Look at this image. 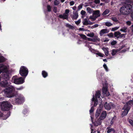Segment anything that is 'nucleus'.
I'll list each match as a JSON object with an SVG mask.
<instances>
[{
	"label": "nucleus",
	"mask_w": 133,
	"mask_h": 133,
	"mask_svg": "<svg viewBox=\"0 0 133 133\" xmlns=\"http://www.w3.org/2000/svg\"><path fill=\"white\" fill-rule=\"evenodd\" d=\"M126 2L129 4H126L123 6L120 9V13L124 15H127L131 12L132 6L131 5L133 0H126Z\"/></svg>",
	"instance_id": "obj_1"
},
{
	"label": "nucleus",
	"mask_w": 133,
	"mask_h": 133,
	"mask_svg": "<svg viewBox=\"0 0 133 133\" xmlns=\"http://www.w3.org/2000/svg\"><path fill=\"white\" fill-rule=\"evenodd\" d=\"M5 87H6L2 91L5 96L10 98L13 97L15 95V89L14 87L10 85L8 87L6 86Z\"/></svg>",
	"instance_id": "obj_2"
},
{
	"label": "nucleus",
	"mask_w": 133,
	"mask_h": 133,
	"mask_svg": "<svg viewBox=\"0 0 133 133\" xmlns=\"http://www.w3.org/2000/svg\"><path fill=\"white\" fill-rule=\"evenodd\" d=\"M3 79L0 82V86L5 87L8 85V81L10 78L8 73H4L3 74Z\"/></svg>",
	"instance_id": "obj_3"
},
{
	"label": "nucleus",
	"mask_w": 133,
	"mask_h": 133,
	"mask_svg": "<svg viewBox=\"0 0 133 133\" xmlns=\"http://www.w3.org/2000/svg\"><path fill=\"white\" fill-rule=\"evenodd\" d=\"M1 109L3 111L9 110L12 105L7 101H4L0 102Z\"/></svg>",
	"instance_id": "obj_4"
},
{
	"label": "nucleus",
	"mask_w": 133,
	"mask_h": 133,
	"mask_svg": "<svg viewBox=\"0 0 133 133\" xmlns=\"http://www.w3.org/2000/svg\"><path fill=\"white\" fill-rule=\"evenodd\" d=\"M19 73L22 76L25 77L28 73V69L25 66H22L20 68Z\"/></svg>",
	"instance_id": "obj_5"
},
{
	"label": "nucleus",
	"mask_w": 133,
	"mask_h": 133,
	"mask_svg": "<svg viewBox=\"0 0 133 133\" xmlns=\"http://www.w3.org/2000/svg\"><path fill=\"white\" fill-rule=\"evenodd\" d=\"M100 16V11L99 10H96L93 11L92 15L89 18L92 21H94L98 17Z\"/></svg>",
	"instance_id": "obj_6"
},
{
	"label": "nucleus",
	"mask_w": 133,
	"mask_h": 133,
	"mask_svg": "<svg viewBox=\"0 0 133 133\" xmlns=\"http://www.w3.org/2000/svg\"><path fill=\"white\" fill-rule=\"evenodd\" d=\"M12 79L14 83L16 84H20L24 82V79L21 77L18 78H14L13 77Z\"/></svg>",
	"instance_id": "obj_7"
},
{
	"label": "nucleus",
	"mask_w": 133,
	"mask_h": 133,
	"mask_svg": "<svg viewBox=\"0 0 133 133\" xmlns=\"http://www.w3.org/2000/svg\"><path fill=\"white\" fill-rule=\"evenodd\" d=\"M15 101L17 104H21L25 101L24 97L22 95H19L16 98Z\"/></svg>",
	"instance_id": "obj_8"
},
{
	"label": "nucleus",
	"mask_w": 133,
	"mask_h": 133,
	"mask_svg": "<svg viewBox=\"0 0 133 133\" xmlns=\"http://www.w3.org/2000/svg\"><path fill=\"white\" fill-rule=\"evenodd\" d=\"M104 107L105 109L110 110L111 109H114L115 107V105L111 103H108L106 102L104 105Z\"/></svg>",
	"instance_id": "obj_9"
},
{
	"label": "nucleus",
	"mask_w": 133,
	"mask_h": 133,
	"mask_svg": "<svg viewBox=\"0 0 133 133\" xmlns=\"http://www.w3.org/2000/svg\"><path fill=\"white\" fill-rule=\"evenodd\" d=\"M130 109V108L126 106L125 107V106L124 105L122 109V110H124V111L123 112L122 115L123 116L127 115Z\"/></svg>",
	"instance_id": "obj_10"
},
{
	"label": "nucleus",
	"mask_w": 133,
	"mask_h": 133,
	"mask_svg": "<svg viewBox=\"0 0 133 133\" xmlns=\"http://www.w3.org/2000/svg\"><path fill=\"white\" fill-rule=\"evenodd\" d=\"M109 31L107 29H102L99 32V34L100 36H103L104 34L108 33Z\"/></svg>",
	"instance_id": "obj_11"
},
{
	"label": "nucleus",
	"mask_w": 133,
	"mask_h": 133,
	"mask_svg": "<svg viewBox=\"0 0 133 133\" xmlns=\"http://www.w3.org/2000/svg\"><path fill=\"white\" fill-rule=\"evenodd\" d=\"M107 115V113L106 111H103L101 114L99 118L101 120H103L105 118Z\"/></svg>",
	"instance_id": "obj_12"
},
{
	"label": "nucleus",
	"mask_w": 133,
	"mask_h": 133,
	"mask_svg": "<svg viewBox=\"0 0 133 133\" xmlns=\"http://www.w3.org/2000/svg\"><path fill=\"white\" fill-rule=\"evenodd\" d=\"M68 15L65 14H63V15H60L59 16V17L61 18H62L63 19H66L68 20Z\"/></svg>",
	"instance_id": "obj_13"
},
{
	"label": "nucleus",
	"mask_w": 133,
	"mask_h": 133,
	"mask_svg": "<svg viewBox=\"0 0 133 133\" xmlns=\"http://www.w3.org/2000/svg\"><path fill=\"white\" fill-rule=\"evenodd\" d=\"M73 15L72 16V19H74L76 20L78 18V15L77 11L75 12H73Z\"/></svg>",
	"instance_id": "obj_14"
},
{
	"label": "nucleus",
	"mask_w": 133,
	"mask_h": 133,
	"mask_svg": "<svg viewBox=\"0 0 133 133\" xmlns=\"http://www.w3.org/2000/svg\"><path fill=\"white\" fill-rule=\"evenodd\" d=\"M131 104H133V100H130L127 102L126 104L124 105L125 107H127L130 108H131V107L130 106Z\"/></svg>",
	"instance_id": "obj_15"
},
{
	"label": "nucleus",
	"mask_w": 133,
	"mask_h": 133,
	"mask_svg": "<svg viewBox=\"0 0 133 133\" xmlns=\"http://www.w3.org/2000/svg\"><path fill=\"white\" fill-rule=\"evenodd\" d=\"M100 118H99L95 122L94 125L95 126H97L99 125H100L102 123L101 120Z\"/></svg>",
	"instance_id": "obj_16"
},
{
	"label": "nucleus",
	"mask_w": 133,
	"mask_h": 133,
	"mask_svg": "<svg viewBox=\"0 0 133 133\" xmlns=\"http://www.w3.org/2000/svg\"><path fill=\"white\" fill-rule=\"evenodd\" d=\"M101 92L100 90L96 91L95 95V98L97 99L99 98L101 95Z\"/></svg>",
	"instance_id": "obj_17"
},
{
	"label": "nucleus",
	"mask_w": 133,
	"mask_h": 133,
	"mask_svg": "<svg viewBox=\"0 0 133 133\" xmlns=\"http://www.w3.org/2000/svg\"><path fill=\"white\" fill-rule=\"evenodd\" d=\"M92 101L94 102V106L95 107L97 105L98 100L97 99L95 98L94 95H93V97L92 98Z\"/></svg>",
	"instance_id": "obj_18"
},
{
	"label": "nucleus",
	"mask_w": 133,
	"mask_h": 133,
	"mask_svg": "<svg viewBox=\"0 0 133 133\" xmlns=\"http://www.w3.org/2000/svg\"><path fill=\"white\" fill-rule=\"evenodd\" d=\"M42 74L43 77L44 78L47 77L48 75V73L45 70L42 71Z\"/></svg>",
	"instance_id": "obj_19"
},
{
	"label": "nucleus",
	"mask_w": 133,
	"mask_h": 133,
	"mask_svg": "<svg viewBox=\"0 0 133 133\" xmlns=\"http://www.w3.org/2000/svg\"><path fill=\"white\" fill-rule=\"evenodd\" d=\"M121 33L118 31L115 32L114 33V37H116L117 39L119 38V35Z\"/></svg>",
	"instance_id": "obj_20"
},
{
	"label": "nucleus",
	"mask_w": 133,
	"mask_h": 133,
	"mask_svg": "<svg viewBox=\"0 0 133 133\" xmlns=\"http://www.w3.org/2000/svg\"><path fill=\"white\" fill-rule=\"evenodd\" d=\"M1 69L2 72V73H7L6 72L8 71V69L7 67L4 65V66Z\"/></svg>",
	"instance_id": "obj_21"
},
{
	"label": "nucleus",
	"mask_w": 133,
	"mask_h": 133,
	"mask_svg": "<svg viewBox=\"0 0 133 133\" xmlns=\"http://www.w3.org/2000/svg\"><path fill=\"white\" fill-rule=\"evenodd\" d=\"M100 40V38L97 36H95L94 38L92 39V41L94 42H97V41H99Z\"/></svg>",
	"instance_id": "obj_22"
},
{
	"label": "nucleus",
	"mask_w": 133,
	"mask_h": 133,
	"mask_svg": "<svg viewBox=\"0 0 133 133\" xmlns=\"http://www.w3.org/2000/svg\"><path fill=\"white\" fill-rule=\"evenodd\" d=\"M110 127H108L107 128V129L108 130L107 131V133H109L112 131L114 133L115 132V130L114 128H111V129H110Z\"/></svg>",
	"instance_id": "obj_23"
},
{
	"label": "nucleus",
	"mask_w": 133,
	"mask_h": 133,
	"mask_svg": "<svg viewBox=\"0 0 133 133\" xmlns=\"http://www.w3.org/2000/svg\"><path fill=\"white\" fill-rule=\"evenodd\" d=\"M102 49L104 51L105 55L107 56H108L109 54V51L108 50V49L105 48H102Z\"/></svg>",
	"instance_id": "obj_24"
},
{
	"label": "nucleus",
	"mask_w": 133,
	"mask_h": 133,
	"mask_svg": "<svg viewBox=\"0 0 133 133\" xmlns=\"http://www.w3.org/2000/svg\"><path fill=\"white\" fill-rule=\"evenodd\" d=\"M101 109H99V110H97L95 114V117L97 118L100 115L101 113Z\"/></svg>",
	"instance_id": "obj_25"
},
{
	"label": "nucleus",
	"mask_w": 133,
	"mask_h": 133,
	"mask_svg": "<svg viewBox=\"0 0 133 133\" xmlns=\"http://www.w3.org/2000/svg\"><path fill=\"white\" fill-rule=\"evenodd\" d=\"M107 88L106 87H104L102 89V91L103 94H105L107 91Z\"/></svg>",
	"instance_id": "obj_26"
},
{
	"label": "nucleus",
	"mask_w": 133,
	"mask_h": 133,
	"mask_svg": "<svg viewBox=\"0 0 133 133\" xmlns=\"http://www.w3.org/2000/svg\"><path fill=\"white\" fill-rule=\"evenodd\" d=\"M66 26L70 29H72V30H74V27L73 26H72L69 24H66Z\"/></svg>",
	"instance_id": "obj_27"
},
{
	"label": "nucleus",
	"mask_w": 133,
	"mask_h": 133,
	"mask_svg": "<svg viewBox=\"0 0 133 133\" xmlns=\"http://www.w3.org/2000/svg\"><path fill=\"white\" fill-rule=\"evenodd\" d=\"M47 11L48 12H50L51 11V6L49 5H47Z\"/></svg>",
	"instance_id": "obj_28"
},
{
	"label": "nucleus",
	"mask_w": 133,
	"mask_h": 133,
	"mask_svg": "<svg viewBox=\"0 0 133 133\" xmlns=\"http://www.w3.org/2000/svg\"><path fill=\"white\" fill-rule=\"evenodd\" d=\"M83 22L84 25H88L89 22L87 21V19L85 18L84 19V21Z\"/></svg>",
	"instance_id": "obj_29"
},
{
	"label": "nucleus",
	"mask_w": 133,
	"mask_h": 133,
	"mask_svg": "<svg viewBox=\"0 0 133 133\" xmlns=\"http://www.w3.org/2000/svg\"><path fill=\"white\" fill-rule=\"evenodd\" d=\"M5 61V58L3 56L0 57V63L4 62Z\"/></svg>",
	"instance_id": "obj_30"
},
{
	"label": "nucleus",
	"mask_w": 133,
	"mask_h": 133,
	"mask_svg": "<svg viewBox=\"0 0 133 133\" xmlns=\"http://www.w3.org/2000/svg\"><path fill=\"white\" fill-rule=\"evenodd\" d=\"M109 12V11L108 9L106 10L102 14L103 15H105L108 14Z\"/></svg>",
	"instance_id": "obj_31"
},
{
	"label": "nucleus",
	"mask_w": 133,
	"mask_h": 133,
	"mask_svg": "<svg viewBox=\"0 0 133 133\" xmlns=\"http://www.w3.org/2000/svg\"><path fill=\"white\" fill-rule=\"evenodd\" d=\"M127 29V28L126 27H123L122 29L120 30V31H121L123 32H127L126 30Z\"/></svg>",
	"instance_id": "obj_32"
},
{
	"label": "nucleus",
	"mask_w": 133,
	"mask_h": 133,
	"mask_svg": "<svg viewBox=\"0 0 133 133\" xmlns=\"http://www.w3.org/2000/svg\"><path fill=\"white\" fill-rule=\"evenodd\" d=\"M81 37L84 39H86L87 37L84 35L83 34H80L79 35Z\"/></svg>",
	"instance_id": "obj_33"
},
{
	"label": "nucleus",
	"mask_w": 133,
	"mask_h": 133,
	"mask_svg": "<svg viewBox=\"0 0 133 133\" xmlns=\"http://www.w3.org/2000/svg\"><path fill=\"white\" fill-rule=\"evenodd\" d=\"M107 36H108L111 37V38H114V36L112 32H110L109 34H108Z\"/></svg>",
	"instance_id": "obj_34"
},
{
	"label": "nucleus",
	"mask_w": 133,
	"mask_h": 133,
	"mask_svg": "<svg viewBox=\"0 0 133 133\" xmlns=\"http://www.w3.org/2000/svg\"><path fill=\"white\" fill-rule=\"evenodd\" d=\"M117 52V51L113 49L112 50L111 54L113 56H114Z\"/></svg>",
	"instance_id": "obj_35"
},
{
	"label": "nucleus",
	"mask_w": 133,
	"mask_h": 133,
	"mask_svg": "<svg viewBox=\"0 0 133 133\" xmlns=\"http://www.w3.org/2000/svg\"><path fill=\"white\" fill-rule=\"evenodd\" d=\"M105 25L108 26H110L112 25V24L110 22H107L105 23Z\"/></svg>",
	"instance_id": "obj_36"
},
{
	"label": "nucleus",
	"mask_w": 133,
	"mask_h": 133,
	"mask_svg": "<svg viewBox=\"0 0 133 133\" xmlns=\"http://www.w3.org/2000/svg\"><path fill=\"white\" fill-rule=\"evenodd\" d=\"M103 67L107 71V72L108 71L109 69L107 65L106 64H104L103 65Z\"/></svg>",
	"instance_id": "obj_37"
},
{
	"label": "nucleus",
	"mask_w": 133,
	"mask_h": 133,
	"mask_svg": "<svg viewBox=\"0 0 133 133\" xmlns=\"http://www.w3.org/2000/svg\"><path fill=\"white\" fill-rule=\"evenodd\" d=\"M111 19L115 22H117L118 21L117 18L115 17H112L111 18Z\"/></svg>",
	"instance_id": "obj_38"
},
{
	"label": "nucleus",
	"mask_w": 133,
	"mask_h": 133,
	"mask_svg": "<svg viewBox=\"0 0 133 133\" xmlns=\"http://www.w3.org/2000/svg\"><path fill=\"white\" fill-rule=\"evenodd\" d=\"M117 43V42L116 41H112L111 43V44L112 45H115Z\"/></svg>",
	"instance_id": "obj_39"
},
{
	"label": "nucleus",
	"mask_w": 133,
	"mask_h": 133,
	"mask_svg": "<svg viewBox=\"0 0 133 133\" xmlns=\"http://www.w3.org/2000/svg\"><path fill=\"white\" fill-rule=\"evenodd\" d=\"M94 34L92 32V33L88 34L87 35V36L89 37H92L94 36Z\"/></svg>",
	"instance_id": "obj_40"
},
{
	"label": "nucleus",
	"mask_w": 133,
	"mask_h": 133,
	"mask_svg": "<svg viewBox=\"0 0 133 133\" xmlns=\"http://www.w3.org/2000/svg\"><path fill=\"white\" fill-rule=\"evenodd\" d=\"M54 4L55 5H58L59 4V2L57 0H55L54 2Z\"/></svg>",
	"instance_id": "obj_41"
},
{
	"label": "nucleus",
	"mask_w": 133,
	"mask_h": 133,
	"mask_svg": "<svg viewBox=\"0 0 133 133\" xmlns=\"http://www.w3.org/2000/svg\"><path fill=\"white\" fill-rule=\"evenodd\" d=\"M94 106L92 107L90 109L89 111L90 114L92 113L94 111Z\"/></svg>",
	"instance_id": "obj_42"
},
{
	"label": "nucleus",
	"mask_w": 133,
	"mask_h": 133,
	"mask_svg": "<svg viewBox=\"0 0 133 133\" xmlns=\"http://www.w3.org/2000/svg\"><path fill=\"white\" fill-rule=\"evenodd\" d=\"M96 54L97 55H98L99 56L101 57H103V56H104V55L102 54L101 53H97Z\"/></svg>",
	"instance_id": "obj_43"
},
{
	"label": "nucleus",
	"mask_w": 133,
	"mask_h": 133,
	"mask_svg": "<svg viewBox=\"0 0 133 133\" xmlns=\"http://www.w3.org/2000/svg\"><path fill=\"white\" fill-rule=\"evenodd\" d=\"M87 10L88 12L90 13L92 12V10L91 8L90 7H87Z\"/></svg>",
	"instance_id": "obj_44"
},
{
	"label": "nucleus",
	"mask_w": 133,
	"mask_h": 133,
	"mask_svg": "<svg viewBox=\"0 0 133 133\" xmlns=\"http://www.w3.org/2000/svg\"><path fill=\"white\" fill-rule=\"evenodd\" d=\"M10 115V111H9L7 112V113L5 115V116H6V118H8Z\"/></svg>",
	"instance_id": "obj_45"
},
{
	"label": "nucleus",
	"mask_w": 133,
	"mask_h": 133,
	"mask_svg": "<svg viewBox=\"0 0 133 133\" xmlns=\"http://www.w3.org/2000/svg\"><path fill=\"white\" fill-rule=\"evenodd\" d=\"M81 22V19H79L77 21H75V23L77 25H78L79 24H80Z\"/></svg>",
	"instance_id": "obj_46"
},
{
	"label": "nucleus",
	"mask_w": 133,
	"mask_h": 133,
	"mask_svg": "<svg viewBox=\"0 0 133 133\" xmlns=\"http://www.w3.org/2000/svg\"><path fill=\"white\" fill-rule=\"evenodd\" d=\"M69 12L70 11L69 9H66L65 10V12L64 14L68 15V13H69Z\"/></svg>",
	"instance_id": "obj_47"
},
{
	"label": "nucleus",
	"mask_w": 133,
	"mask_h": 133,
	"mask_svg": "<svg viewBox=\"0 0 133 133\" xmlns=\"http://www.w3.org/2000/svg\"><path fill=\"white\" fill-rule=\"evenodd\" d=\"M118 29V28L117 27L112 28L111 30V31H114L115 30H116Z\"/></svg>",
	"instance_id": "obj_48"
},
{
	"label": "nucleus",
	"mask_w": 133,
	"mask_h": 133,
	"mask_svg": "<svg viewBox=\"0 0 133 133\" xmlns=\"http://www.w3.org/2000/svg\"><path fill=\"white\" fill-rule=\"evenodd\" d=\"M85 11H84V10H82L81 12V14L82 15H84L85 14Z\"/></svg>",
	"instance_id": "obj_49"
},
{
	"label": "nucleus",
	"mask_w": 133,
	"mask_h": 133,
	"mask_svg": "<svg viewBox=\"0 0 133 133\" xmlns=\"http://www.w3.org/2000/svg\"><path fill=\"white\" fill-rule=\"evenodd\" d=\"M53 11L54 12L56 13L57 12V8L56 7H54Z\"/></svg>",
	"instance_id": "obj_50"
},
{
	"label": "nucleus",
	"mask_w": 133,
	"mask_h": 133,
	"mask_svg": "<svg viewBox=\"0 0 133 133\" xmlns=\"http://www.w3.org/2000/svg\"><path fill=\"white\" fill-rule=\"evenodd\" d=\"M129 122L131 125L133 126V121L131 119H129Z\"/></svg>",
	"instance_id": "obj_51"
},
{
	"label": "nucleus",
	"mask_w": 133,
	"mask_h": 133,
	"mask_svg": "<svg viewBox=\"0 0 133 133\" xmlns=\"http://www.w3.org/2000/svg\"><path fill=\"white\" fill-rule=\"evenodd\" d=\"M23 88V87L22 86H21L19 88H16V89L17 90H22Z\"/></svg>",
	"instance_id": "obj_52"
},
{
	"label": "nucleus",
	"mask_w": 133,
	"mask_h": 133,
	"mask_svg": "<svg viewBox=\"0 0 133 133\" xmlns=\"http://www.w3.org/2000/svg\"><path fill=\"white\" fill-rule=\"evenodd\" d=\"M100 2V0H95L94 2L96 4L99 3Z\"/></svg>",
	"instance_id": "obj_53"
},
{
	"label": "nucleus",
	"mask_w": 133,
	"mask_h": 133,
	"mask_svg": "<svg viewBox=\"0 0 133 133\" xmlns=\"http://www.w3.org/2000/svg\"><path fill=\"white\" fill-rule=\"evenodd\" d=\"M126 24L127 25H130L131 24V22L130 21H128L127 22H126Z\"/></svg>",
	"instance_id": "obj_54"
},
{
	"label": "nucleus",
	"mask_w": 133,
	"mask_h": 133,
	"mask_svg": "<svg viewBox=\"0 0 133 133\" xmlns=\"http://www.w3.org/2000/svg\"><path fill=\"white\" fill-rule=\"evenodd\" d=\"M125 36V34H120L119 35V38H121Z\"/></svg>",
	"instance_id": "obj_55"
},
{
	"label": "nucleus",
	"mask_w": 133,
	"mask_h": 133,
	"mask_svg": "<svg viewBox=\"0 0 133 133\" xmlns=\"http://www.w3.org/2000/svg\"><path fill=\"white\" fill-rule=\"evenodd\" d=\"M75 3L74 1H71L70 2V5H73Z\"/></svg>",
	"instance_id": "obj_56"
},
{
	"label": "nucleus",
	"mask_w": 133,
	"mask_h": 133,
	"mask_svg": "<svg viewBox=\"0 0 133 133\" xmlns=\"http://www.w3.org/2000/svg\"><path fill=\"white\" fill-rule=\"evenodd\" d=\"M4 65L3 63L0 64V69L2 68L4 66Z\"/></svg>",
	"instance_id": "obj_57"
},
{
	"label": "nucleus",
	"mask_w": 133,
	"mask_h": 133,
	"mask_svg": "<svg viewBox=\"0 0 133 133\" xmlns=\"http://www.w3.org/2000/svg\"><path fill=\"white\" fill-rule=\"evenodd\" d=\"M124 47H125V46L124 45H122V46H121L119 48V50H121L122 48H123Z\"/></svg>",
	"instance_id": "obj_58"
},
{
	"label": "nucleus",
	"mask_w": 133,
	"mask_h": 133,
	"mask_svg": "<svg viewBox=\"0 0 133 133\" xmlns=\"http://www.w3.org/2000/svg\"><path fill=\"white\" fill-rule=\"evenodd\" d=\"M82 8V5H79L78 6V8L79 10H80Z\"/></svg>",
	"instance_id": "obj_59"
},
{
	"label": "nucleus",
	"mask_w": 133,
	"mask_h": 133,
	"mask_svg": "<svg viewBox=\"0 0 133 133\" xmlns=\"http://www.w3.org/2000/svg\"><path fill=\"white\" fill-rule=\"evenodd\" d=\"M79 30L80 31H84L85 30L84 28H80L79 29Z\"/></svg>",
	"instance_id": "obj_60"
},
{
	"label": "nucleus",
	"mask_w": 133,
	"mask_h": 133,
	"mask_svg": "<svg viewBox=\"0 0 133 133\" xmlns=\"http://www.w3.org/2000/svg\"><path fill=\"white\" fill-rule=\"evenodd\" d=\"M27 112V111L25 109H24V110L23 111V114H25L26 113V112Z\"/></svg>",
	"instance_id": "obj_61"
},
{
	"label": "nucleus",
	"mask_w": 133,
	"mask_h": 133,
	"mask_svg": "<svg viewBox=\"0 0 133 133\" xmlns=\"http://www.w3.org/2000/svg\"><path fill=\"white\" fill-rule=\"evenodd\" d=\"M131 17L132 19H133V11L131 13Z\"/></svg>",
	"instance_id": "obj_62"
},
{
	"label": "nucleus",
	"mask_w": 133,
	"mask_h": 133,
	"mask_svg": "<svg viewBox=\"0 0 133 133\" xmlns=\"http://www.w3.org/2000/svg\"><path fill=\"white\" fill-rule=\"evenodd\" d=\"M131 30L132 32L133 33V24H132L131 26Z\"/></svg>",
	"instance_id": "obj_63"
},
{
	"label": "nucleus",
	"mask_w": 133,
	"mask_h": 133,
	"mask_svg": "<svg viewBox=\"0 0 133 133\" xmlns=\"http://www.w3.org/2000/svg\"><path fill=\"white\" fill-rule=\"evenodd\" d=\"M98 26V25L97 24H95L94 25V26L95 28L97 27Z\"/></svg>",
	"instance_id": "obj_64"
}]
</instances>
